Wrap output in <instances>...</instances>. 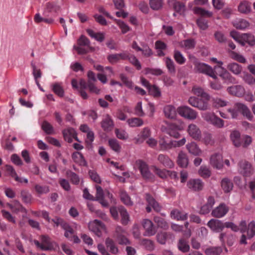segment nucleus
Segmentation results:
<instances>
[{
	"label": "nucleus",
	"mask_w": 255,
	"mask_h": 255,
	"mask_svg": "<svg viewBox=\"0 0 255 255\" xmlns=\"http://www.w3.org/2000/svg\"><path fill=\"white\" fill-rule=\"evenodd\" d=\"M136 164L142 177L148 181L154 180V175L149 171L147 164L142 160L136 161Z\"/></svg>",
	"instance_id": "9"
},
{
	"label": "nucleus",
	"mask_w": 255,
	"mask_h": 255,
	"mask_svg": "<svg viewBox=\"0 0 255 255\" xmlns=\"http://www.w3.org/2000/svg\"><path fill=\"white\" fill-rule=\"evenodd\" d=\"M188 152L194 155H199L201 154L202 151L194 142H191L186 145Z\"/></svg>",
	"instance_id": "30"
},
{
	"label": "nucleus",
	"mask_w": 255,
	"mask_h": 255,
	"mask_svg": "<svg viewBox=\"0 0 255 255\" xmlns=\"http://www.w3.org/2000/svg\"><path fill=\"white\" fill-rule=\"evenodd\" d=\"M146 200L148 205L151 206L155 211H160V207L158 203L148 194H146Z\"/></svg>",
	"instance_id": "41"
},
{
	"label": "nucleus",
	"mask_w": 255,
	"mask_h": 255,
	"mask_svg": "<svg viewBox=\"0 0 255 255\" xmlns=\"http://www.w3.org/2000/svg\"><path fill=\"white\" fill-rule=\"evenodd\" d=\"M202 141L206 145H212L214 143V140L212 138V136L209 133H204Z\"/></svg>",
	"instance_id": "61"
},
{
	"label": "nucleus",
	"mask_w": 255,
	"mask_h": 255,
	"mask_svg": "<svg viewBox=\"0 0 255 255\" xmlns=\"http://www.w3.org/2000/svg\"><path fill=\"white\" fill-rule=\"evenodd\" d=\"M174 58L175 61L179 64H183L185 62V58L181 53L178 50L174 51Z\"/></svg>",
	"instance_id": "60"
},
{
	"label": "nucleus",
	"mask_w": 255,
	"mask_h": 255,
	"mask_svg": "<svg viewBox=\"0 0 255 255\" xmlns=\"http://www.w3.org/2000/svg\"><path fill=\"white\" fill-rule=\"evenodd\" d=\"M229 211V208L224 203H221L218 206L214 208L211 215L216 218H220L225 216Z\"/></svg>",
	"instance_id": "12"
},
{
	"label": "nucleus",
	"mask_w": 255,
	"mask_h": 255,
	"mask_svg": "<svg viewBox=\"0 0 255 255\" xmlns=\"http://www.w3.org/2000/svg\"><path fill=\"white\" fill-rule=\"evenodd\" d=\"M240 137L241 134L237 130H233L231 133L230 138L234 145L236 147H239L241 145Z\"/></svg>",
	"instance_id": "34"
},
{
	"label": "nucleus",
	"mask_w": 255,
	"mask_h": 255,
	"mask_svg": "<svg viewBox=\"0 0 255 255\" xmlns=\"http://www.w3.org/2000/svg\"><path fill=\"white\" fill-rule=\"evenodd\" d=\"M191 92L197 96L201 97L205 99H210V95L205 92L203 88L198 85H194L193 86Z\"/></svg>",
	"instance_id": "24"
},
{
	"label": "nucleus",
	"mask_w": 255,
	"mask_h": 255,
	"mask_svg": "<svg viewBox=\"0 0 255 255\" xmlns=\"http://www.w3.org/2000/svg\"><path fill=\"white\" fill-rule=\"evenodd\" d=\"M152 169L156 175L162 179L166 178L169 173V171L165 169H161L156 166H152Z\"/></svg>",
	"instance_id": "39"
},
{
	"label": "nucleus",
	"mask_w": 255,
	"mask_h": 255,
	"mask_svg": "<svg viewBox=\"0 0 255 255\" xmlns=\"http://www.w3.org/2000/svg\"><path fill=\"white\" fill-rule=\"evenodd\" d=\"M210 162L213 167L218 169H221L223 166L222 155L219 153L213 154L210 157Z\"/></svg>",
	"instance_id": "16"
},
{
	"label": "nucleus",
	"mask_w": 255,
	"mask_h": 255,
	"mask_svg": "<svg viewBox=\"0 0 255 255\" xmlns=\"http://www.w3.org/2000/svg\"><path fill=\"white\" fill-rule=\"evenodd\" d=\"M227 68L235 75L240 74L243 70L242 67L236 63H232L228 64Z\"/></svg>",
	"instance_id": "43"
},
{
	"label": "nucleus",
	"mask_w": 255,
	"mask_h": 255,
	"mask_svg": "<svg viewBox=\"0 0 255 255\" xmlns=\"http://www.w3.org/2000/svg\"><path fill=\"white\" fill-rule=\"evenodd\" d=\"M128 233L126 230L120 226L116 227L113 237L120 245H130V242L127 237Z\"/></svg>",
	"instance_id": "6"
},
{
	"label": "nucleus",
	"mask_w": 255,
	"mask_h": 255,
	"mask_svg": "<svg viewBox=\"0 0 255 255\" xmlns=\"http://www.w3.org/2000/svg\"><path fill=\"white\" fill-rule=\"evenodd\" d=\"M177 162L180 167H187L188 164V158L187 154L183 151H180L178 154Z\"/></svg>",
	"instance_id": "32"
},
{
	"label": "nucleus",
	"mask_w": 255,
	"mask_h": 255,
	"mask_svg": "<svg viewBox=\"0 0 255 255\" xmlns=\"http://www.w3.org/2000/svg\"><path fill=\"white\" fill-rule=\"evenodd\" d=\"M66 175L70 179L71 182L74 184H78L80 182L79 176L74 172L68 170L66 171Z\"/></svg>",
	"instance_id": "51"
},
{
	"label": "nucleus",
	"mask_w": 255,
	"mask_h": 255,
	"mask_svg": "<svg viewBox=\"0 0 255 255\" xmlns=\"http://www.w3.org/2000/svg\"><path fill=\"white\" fill-rule=\"evenodd\" d=\"M232 119H237L241 113L248 120L251 121L253 118L250 109L243 103L237 102L234 104L233 107L227 110Z\"/></svg>",
	"instance_id": "1"
},
{
	"label": "nucleus",
	"mask_w": 255,
	"mask_h": 255,
	"mask_svg": "<svg viewBox=\"0 0 255 255\" xmlns=\"http://www.w3.org/2000/svg\"><path fill=\"white\" fill-rule=\"evenodd\" d=\"M72 157L74 161L79 164L80 165L85 166L87 165V162L81 152H75L73 153Z\"/></svg>",
	"instance_id": "33"
},
{
	"label": "nucleus",
	"mask_w": 255,
	"mask_h": 255,
	"mask_svg": "<svg viewBox=\"0 0 255 255\" xmlns=\"http://www.w3.org/2000/svg\"><path fill=\"white\" fill-rule=\"evenodd\" d=\"M142 225L145 230V235L151 236L155 234L156 231L151 221L147 219H144L142 221Z\"/></svg>",
	"instance_id": "14"
},
{
	"label": "nucleus",
	"mask_w": 255,
	"mask_h": 255,
	"mask_svg": "<svg viewBox=\"0 0 255 255\" xmlns=\"http://www.w3.org/2000/svg\"><path fill=\"white\" fill-rule=\"evenodd\" d=\"M53 91L60 97H63L64 95V91L61 84L55 83L52 85Z\"/></svg>",
	"instance_id": "44"
},
{
	"label": "nucleus",
	"mask_w": 255,
	"mask_h": 255,
	"mask_svg": "<svg viewBox=\"0 0 255 255\" xmlns=\"http://www.w3.org/2000/svg\"><path fill=\"white\" fill-rule=\"evenodd\" d=\"M120 198L122 202L128 206H131L133 205V202L131 200L129 196L128 193L124 191L121 190L120 192Z\"/></svg>",
	"instance_id": "36"
},
{
	"label": "nucleus",
	"mask_w": 255,
	"mask_h": 255,
	"mask_svg": "<svg viewBox=\"0 0 255 255\" xmlns=\"http://www.w3.org/2000/svg\"><path fill=\"white\" fill-rule=\"evenodd\" d=\"M21 197L22 200L25 203H30L31 201L32 196L31 195L26 191H22L21 192Z\"/></svg>",
	"instance_id": "63"
},
{
	"label": "nucleus",
	"mask_w": 255,
	"mask_h": 255,
	"mask_svg": "<svg viewBox=\"0 0 255 255\" xmlns=\"http://www.w3.org/2000/svg\"><path fill=\"white\" fill-rule=\"evenodd\" d=\"M215 203L214 198L212 196L209 197L207 203L201 207L200 214L203 215L208 214L213 208Z\"/></svg>",
	"instance_id": "19"
},
{
	"label": "nucleus",
	"mask_w": 255,
	"mask_h": 255,
	"mask_svg": "<svg viewBox=\"0 0 255 255\" xmlns=\"http://www.w3.org/2000/svg\"><path fill=\"white\" fill-rule=\"evenodd\" d=\"M63 134L65 140L68 142H71L73 138H75L77 141H79L76 132L73 128H68L63 130Z\"/></svg>",
	"instance_id": "20"
},
{
	"label": "nucleus",
	"mask_w": 255,
	"mask_h": 255,
	"mask_svg": "<svg viewBox=\"0 0 255 255\" xmlns=\"http://www.w3.org/2000/svg\"><path fill=\"white\" fill-rule=\"evenodd\" d=\"M42 129L48 134H51L54 133V129L52 126L47 121L43 122L41 125Z\"/></svg>",
	"instance_id": "52"
},
{
	"label": "nucleus",
	"mask_w": 255,
	"mask_h": 255,
	"mask_svg": "<svg viewBox=\"0 0 255 255\" xmlns=\"http://www.w3.org/2000/svg\"><path fill=\"white\" fill-rule=\"evenodd\" d=\"M210 99H199L194 96L188 99L189 104L192 106L201 111H206L209 109V101Z\"/></svg>",
	"instance_id": "7"
},
{
	"label": "nucleus",
	"mask_w": 255,
	"mask_h": 255,
	"mask_svg": "<svg viewBox=\"0 0 255 255\" xmlns=\"http://www.w3.org/2000/svg\"><path fill=\"white\" fill-rule=\"evenodd\" d=\"M230 36L242 46H245L246 43H248L251 46L255 45V37L252 34H240L236 31H231Z\"/></svg>",
	"instance_id": "3"
},
{
	"label": "nucleus",
	"mask_w": 255,
	"mask_h": 255,
	"mask_svg": "<svg viewBox=\"0 0 255 255\" xmlns=\"http://www.w3.org/2000/svg\"><path fill=\"white\" fill-rule=\"evenodd\" d=\"M233 25L237 29H244L248 27L250 25V23L245 19H239L233 22Z\"/></svg>",
	"instance_id": "40"
},
{
	"label": "nucleus",
	"mask_w": 255,
	"mask_h": 255,
	"mask_svg": "<svg viewBox=\"0 0 255 255\" xmlns=\"http://www.w3.org/2000/svg\"><path fill=\"white\" fill-rule=\"evenodd\" d=\"M174 235L170 232H159L156 235L157 241L160 244L164 245L168 239L173 240Z\"/></svg>",
	"instance_id": "21"
},
{
	"label": "nucleus",
	"mask_w": 255,
	"mask_h": 255,
	"mask_svg": "<svg viewBox=\"0 0 255 255\" xmlns=\"http://www.w3.org/2000/svg\"><path fill=\"white\" fill-rule=\"evenodd\" d=\"M101 127L106 131L112 130L114 127V123L111 117L109 115H106L101 122Z\"/></svg>",
	"instance_id": "23"
},
{
	"label": "nucleus",
	"mask_w": 255,
	"mask_h": 255,
	"mask_svg": "<svg viewBox=\"0 0 255 255\" xmlns=\"http://www.w3.org/2000/svg\"><path fill=\"white\" fill-rule=\"evenodd\" d=\"M157 160L165 167L171 168L174 166V163L166 155L160 154L157 157Z\"/></svg>",
	"instance_id": "25"
},
{
	"label": "nucleus",
	"mask_w": 255,
	"mask_h": 255,
	"mask_svg": "<svg viewBox=\"0 0 255 255\" xmlns=\"http://www.w3.org/2000/svg\"><path fill=\"white\" fill-rule=\"evenodd\" d=\"M34 189L36 192L39 195L47 194L50 191L49 186L38 184H35Z\"/></svg>",
	"instance_id": "45"
},
{
	"label": "nucleus",
	"mask_w": 255,
	"mask_h": 255,
	"mask_svg": "<svg viewBox=\"0 0 255 255\" xmlns=\"http://www.w3.org/2000/svg\"><path fill=\"white\" fill-rule=\"evenodd\" d=\"M207 226L213 231L220 232L224 229V224L220 220L212 219L208 222Z\"/></svg>",
	"instance_id": "15"
},
{
	"label": "nucleus",
	"mask_w": 255,
	"mask_h": 255,
	"mask_svg": "<svg viewBox=\"0 0 255 255\" xmlns=\"http://www.w3.org/2000/svg\"><path fill=\"white\" fill-rule=\"evenodd\" d=\"M115 132L117 137L120 139L126 140L128 138V134L124 129L116 128Z\"/></svg>",
	"instance_id": "55"
},
{
	"label": "nucleus",
	"mask_w": 255,
	"mask_h": 255,
	"mask_svg": "<svg viewBox=\"0 0 255 255\" xmlns=\"http://www.w3.org/2000/svg\"><path fill=\"white\" fill-rule=\"evenodd\" d=\"M7 206L14 212H18L19 211H22L24 210V208L17 200H14L12 204H7Z\"/></svg>",
	"instance_id": "46"
},
{
	"label": "nucleus",
	"mask_w": 255,
	"mask_h": 255,
	"mask_svg": "<svg viewBox=\"0 0 255 255\" xmlns=\"http://www.w3.org/2000/svg\"><path fill=\"white\" fill-rule=\"evenodd\" d=\"M177 246L178 249L183 253H187L190 250L188 241L183 238L179 240Z\"/></svg>",
	"instance_id": "38"
},
{
	"label": "nucleus",
	"mask_w": 255,
	"mask_h": 255,
	"mask_svg": "<svg viewBox=\"0 0 255 255\" xmlns=\"http://www.w3.org/2000/svg\"><path fill=\"white\" fill-rule=\"evenodd\" d=\"M128 59L129 60L130 63H131L137 69L140 70L141 68V64L139 61L134 55H129Z\"/></svg>",
	"instance_id": "62"
},
{
	"label": "nucleus",
	"mask_w": 255,
	"mask_h": 255,
	"mask_svg": "<svg viewBox=\"0 0 255 255\" xmlns=\"http://www.w3.org/2000/svg\"><path fill=\"white\" fill-rule=\"evenodd\" d=\"M170 215L172 218L178 221H184L187 219V213L177 209L172 211Z\"/></svg>",
	"instance_id": "29"
},
{
	"label": "nucleus",
	"mask_w": 255,
	"mask_h": 255,
	"mask_svg": "<svg viewBox=\"0 0 255 255\" xmlns=\"http://www.w3.org/2000/svg\"><path fill=\"white\" fill-rule=\"evenodd\" d=\"M212 104L213 107L219 108L226 106L227 105V102L219 98H216L213 100Z\"/></svg>",
	"instance_id": "64"
},
{
	"label": "nucleus",
	"mask_w": 255,
	"mask_h": 255,
	"mask_svg": "<svg viewBox=\"0 0 255 255\" xmlns=\"http://www.w3.org/2000/svg\"><path fill=\"white\" fill-rule=\"evenodd\" d=\"M119 212H120L121 220V222L123 225H127L130 221L129 215L127 210L123 206L119 207Z\"/></svg>",
	"instance_id": "26"
},
{
	"label": "nucleus",
	"mask_w": 255,
	"mask_h": 255,
	"mask_svg": "<svg viewBox=\"0 0 255 255\" xmlns=\"http://www.w3.org/2000/svg\"><path fill=\"white\" fill-rule=\"evenodd\" d=\"M221 186L225 193L230 192L233 188V183L228 178H224L221 180Z\"/></svg>",
	"instance_id": "28"
},
{
	"label": "nucleus",
	"mask_w": 255,
	"mask_h": 255,
	"mask_svg": "<svg viewBox=\"0 0 255 255\" xmlns=\"http://www.w3.org/2000/svg\"><path fill=\"white\" fill-rule=\"evenodd\" d=\"M164 113L166 118L174 119L176 117L175 108L171 105L166 106L163 109Z\"/></svg>",
	"instance_id": "31"
},
{
	"label": "nucleus",
	"mask_w": 255,
	"mask_h": 255,
	"mask_svg": "<svg viewBox=\"0 0 255 255\" xmlns=\"http://www.w3.org/2000/svg\"><path fill=\"white\" fill-rule=\"evenodd\" d=\"M177 111L181 117L191 120L196 119L198 115L197 112L188 106L179 107Z\"/></svg>",
	"instance_id": "10"
},
{
	"label": "nucleus",
	"mask_w": 255,
	"mask_h": 255,
	"mask_svg": "<svg viewBox=\"0 0 255 255\" xmlns=\"http://www.w3.org/2000/svg\"><path fill=\"white\" fill-rule=\"evenodd\" d=\"M195 70L196 72L207 75L214 79H217V76L214 70L209 65L203 63H197L195 65Z\"/></svg>",
	"instance_id": "8"
},
{
	"label": "nucleus",
	"mask_w": 255,
	"mask_h": 255,
	"mask_svg": "<svg viewBox=\"0 0 255 255\" xmlns=\"http://www.w3.org/2000/svg\"><path fill=\"white\" fill-rule=\"evenodd\" d=\"M186 141V138L184 137L178 141L170 140L169 142H167L164 137H161L158 142L161 149L167 150L173 148L180 147L185 143Z\"/></svg>",
	"instance_id": "4"
},
{
	"label": "nucleus",
	"mask_w": 255,
	"mask_h": 255,
	"mask_svg": "<svg viewBox=\"0 0 255 255\" xmlns=\"http://www.w3.org/2000/svg\"><path fill=\"white\" fill-rule=\"evenodd\" d=\"M238 9L242 13L248 14L252 11L251 3L247 0H243L239 3Z\"/></svg>",
	"instance_id": "27"
},
{
	"label": "nucleus",
	"mask_w": 255,
	"mask_h": 255,
	"mask_svg": "<svg viewBox=\"0 0 255 255\" xmlns=\"http://www.w3.org/2000/svg\"><path fill=\"white\" fill-rule=\"evenodd\" d=\"M218 68H220L222 70L221 72L220 73L219 76L224 80L231 81L234 78L231 75V74L225 69H224L222 67L218 66Z\"/></svg>",
	"instance_id": "58"
},
{
	"label": "nucleus",
	"mask_w": 255,
	"mask_h": 255,
	"mask_svg": "<svg viewBox=\"0 0 255 255\" xmlns=\"http://www.w3.org/2000/svg\"><path fill=\"white\" fill-rule=\"evenodd\" d=\"M153 220L158 228L166 230L169 228L167 222L162 218L159 216H155Z\"/></svg>",
	"instance_id": "37"
},
{
	"label": "nucleus",
	"mask_w": 255,
	"mask_h": 255,
	"mask_svg": "<svg viewBox=\"0 0 255 255\" xmlns=\"http://www.w3.org/2000/svg\"><path fill=\"white\" fill-rule=\"evenodd\" d=\"M239 166L240 172L244 176H249L252 173V166L248 161L246 160L240 161Z\"/></svg>",
	"instance_id": "22"
},
{
	"label": "nucleus",
	"mask_w": 255,
	"mask_h": 255,
	"mask_svg": "<svg viewBox=\"0 0 255 255\" xmlns=\"http://www.w3.org/2000/svg\"><path fill=\"white\" fill-rule=\"evenodd\" d=\"M6 168L7 171L9 172V175L12 178H13L16 181L22 183L21 179L17 176L15 171L14 170L12 166L7 165H6Z\"/></svg>",
	"instance_id": "57"
},
{
	"label": "nucleus",
	"mask_w": 255,
	"mask_h": 255,
	"mask_svg": "<svg viewBox=\"0 0 255 255\" xmlns=\"http://www.w3.org/2000/svg\"><path fill=\"white\" fill-rule=\"evenodd\" d=\"M187 186L192 191H199L203 189L204 183L200 179H190L187 182Z\"/></svg>",
	"instance_id": "17"
},
{
	"label": "nucleus",
	"mask_w": 255,
	"mask_h": 255,
	"mask_svg": "<svg viewBox=\"0 0 255 255\" xmlns=\"http://www.w3.org/2000/svg\"><path fill=\"white\" fill-rule=\"evenodd\" d=\"M165 62L168 72L171 74H175L176 69L173 61L169 57H166Z\"/></svg>",
	"instance_id": "47"
},
{
	"label": "nucleus",
	"mask_w": 255,
	"mask_h": 255,
	"mask_svg": "<svg viewBox=\"0 0 255 255\" xmlns=\"http://www.w3.org/2000/svg\"><path fill=\"white\" fill-rule=\"evenodd\" d=\"M140 244L147 250L151 251L154 249V243L150 240L143 239L141 241Z\"/></svg>",
	"instance_id": "53"
},
{
	"label": "nucleus",
	"mask_w": 255,
	"mask_h": 255,
	"mask_svg": "<svg viewBox=\"0 0 255 255\" xmlns=\"http://www.w3.org/2000/svg\"><path fill=\"white\" fill-rule=\"evenodd\" d=\"M196 42L193 39L184 40L180 42L181 47L186 50L192 49L195 47Z\"/></svg>",
	"instance_id": "35"
},
{
	"label": "nucleus",
	"mask_w": 255,
	"mask_h": 255,
	"mask_svg": "<svg viewBox=\"0 0 255 255\" xmlns=\"http://www.w3.org/2000/svg\"><path fill=\"white\" fill-rule=\"evenodd\" d=\"M105 245L106 247L102 244L97 245L98 250L102 255H111V254L116 255L119 253V248L112 239L107 238L105 239Z\"/></svg>",
	"instance_id": "2"
},
{
	"label": "nucleus",
	"mask_w": 255,
	"mask_h": 255,
	"mask_svg": "<svg viewBox=\"0 0 255 255\" xmlns=\"http://www.w3.org/2000/svg\"><path fill=\"white\" fill-rule=\"evenodd\" d=\"M193 11L195 14H198L202 16L210 17L213 15V13L211 11L206 10L205 9L199 7H194L193 9Z\"/></svg>",
	"instance_id": "42"
},
{
	"label": "nucleus",
	"mask_w": 255,
	"mask_h": 255,
	"mask_svg": "<svg viewBox=\"0 0 255 255\" xmlns=\"http://www.w3.org/2000/svg\"><path fill=\"white\" fill-rule=\"evenodd\" d=\"M255 235V222H251L248 225L247 236L249 239L252 238Z\"/></svg>",
	"instance_id": "59"
},
{
	"label": "nucleus",
	"mask_w": 255,
	"mask_h": 255,
	"mask_svg": "<svg viewBox=\"0 0 255 255\" xmlns=\"http://www.w3.org/2000/svg\"><path fill=\"white\" fill-rule=\"evenodd\" d=\"M108 142L110 146L113 150L117 152H119L120 151L121 146L117 139H110Z\"/></svg>",
	"instance_id": "54"
},
{
	"label": "nucleus",
	"mask_w": 255,
	"mask_h": 255,
	"mask_svg": "<svg viewBox=\"0 0 255 255\" xmlns=\"http://www.w3.org/2000/svg\"><path fill=\"white\" fill-rule=\"evenodd\" d=\"M227 91L230 94L239 97L243 96L245 93L244 88L241 85H234L229 87L227 88Z\"/></svg>",
	"instance_id": "18"
},
{
	"label": "nucleus",
	"mask_w": 255,
	"mask_h": 255,
	"mask_svg": "<svg viewBox=\"0 0 255 255\" xmlns=\"http://www.w3.org/2000/svg\"><path fill=\"white\" fill-rule=\"evenodd\" d=\"M170 0L171 1V0ZM172 1H173V7L176 12L182 13L185 11V5L183 3L175 0H172Z\"/></svg>",
	"instance_id": "48"
},
{
	"label": "nucleus",
	"mask_w": 255,
	"mask_h": 255,
	"mask_svg": "<svg viewBox=\"0 0 255 255\" xmlns=\"http://www.w3.org/2000/svg\"><path fill=\"white\" fill-rule=\"evenodd\" d=\"M128 125L131 127H136L142 126L143 124V121L138 118H131L127 121Z\"/></svg>",
	"instance_id": "50"
},
{
	"label": "nucleus",
	"mask_w": 255,
	"mask_h": 255,
	"mask_svg": "<svg viewBox=\"0 0 255 255\" xmlns=\"http://www.w3.org/2000/svg\"><path fill=\"white\" fill-rule=\"evenodd\" d=\"M189 135L195 140H200L201 138V131L200 128L194 124H190L187 128Z\"/></svg>",
	"instance_id": "13"
},
{
	"label": "nucleus",
	"mask_w": 255,
	"mask_h": 255,
	"mask_svg": "<svg viewBox=\"0 0 255 255\" xmlns=\"http://www.w3.org/2000/svg\"><path fill=\"white\" fill-rule=\"evenodd\" d=\"M88 227L89 230L93 232L99 237L102 236L101 230H106L105 225L98 220H95L93 222H90Z\"/></svg>",
	"instance_id": "11"
},
{
	"label": "nucleus",
	"mask_w": 255,
	"mask_h": 255,
	"mask_svg": "<svg viewBox=\"0 0 255 255\" xmlns=\"http://www.w3.org/2000/svg\"><path fill=\"white\" fill-rule=\"evenodd\" d=\"M222 252V248L219 247H210L205 251L207 255H219Z\"/></svg>",
	"instance_id": "49"
},
{
	"label": "nucleus",
	"mask_w": 255,
	"mask_h": 255,
	"mask_svg": "<svg viewBox=\"0 0 255 255\" xmlns=\"http://www.w3.org/2000/svg\"><path fill=\"white\" fill-rule=\"evenodd\" d=\"M41 243L37 240H34L33 243L35 246L43 251L52 250L58 245L56 243L51 242L49 237L47 236L42 235L40 236Z\"/></svg>",
	"instance_id": "5"
},
{
	"label": "nucleus",
	"mask_w": 255,
	"mask_h": 255,
	"mask_svg": "<svg viewBox=\"0 0 255 255\" xmlns=\"http://www.w3.org/2000/svg\"><path fill=\"white\" fill-rule=\"evenodd\" d=\"M150 7L153 10H159L163 5V0H149Z\"/></svg>",
	"instance_id": "56"
}]
</instances>
